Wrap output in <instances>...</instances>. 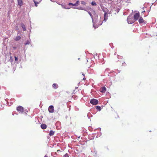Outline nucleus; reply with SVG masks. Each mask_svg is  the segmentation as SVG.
I'll list each match as a JSON object with an SVG mask.
<instances>
[{
	"label": "nucleus",
	"instance_id": "obj_1",
	"mask_svg": "<svg viewBox=\"0 0 157 157\" xmlns=\"http://www.w3.org/2000/svg\"><path fill=\"white\" fill-rule=\"evenodd\" d=\"M127 21L128 24H132L135 21L132 16H129L128 17Z\"/></svg>",
	"mask_w": 157,
	"mask_h": 157
},
{
	"label": "nucleus",
	"instance_id": "obj_2",
	"mask_svg": "<svg viewBox=\"0 0 157 157\" xmlns=\"http://www.w3.org/2000/svg\"><path fill=\"white\" fill-rule=\"evenodd\" d=\"M90 103L92 104L96 105L98 104V101L97 99L93 98L90 100Z\"/></svg>",
	"mask_w": 157,
	"mask_h": 157
},
{
	"label": "nucleus",
	"instance_id": "obj_3",
	"mask_svg": "<svg viewBox=\"0 0 157 157\" xmlns=\"http://www.w3.org/2000/svg\"><path fill=\"white\" fill-rule=\"evenodd\" d=\"M17 110L18 111L20 112L21 113H23L24 111L23 108L22 106H18L17 108Z\"/></svg>",
	"mask_w": 157,
	"mask_h": 157
},
{
	"label": "nucleus",
	"instance_id": "obj_4",
	"mask_svg": "<svg viewBox=\"0 0 157 157\" xmlns=\"http://www.w3.org/2000/svg\"><path fill=\"white\" fill-rule=\"evenodd\" d=\"M140 16V15L139 12L135 13L133 17L134 18V19L135 21L137 20Z\"/></svg>",
	"mask_w": 157,
	"mask_h": 157
},
{
	"label": "nucleus",
	"instance_id": "obj_5",
	"mask_svg": "<svg viewBox=\"0 0 157 157\" xmlns=\"http://www.w3.org/2000/svg\"><path fill=\"white\" fill-rule=\"evenodd\" d=\"M138 21L140 24L144 23V24H145L146 23V21L144 20L142 17H140V18Z\"/></svg>",
	"mask_w": 157,
	"mask_h": 157
},
{
	"label": "nucleus",
	"instance_id": "obj_6",
	"mask_svg": "<svg viewBox=\"0 0 157 157\" xmlns=\"http://www.w3.org/2000/svg\"><path fill=\"white\" fill-rule=\"evenodd\" d=\"M100 91L101 92L104 93L106 91V88L105 87H103L101 88L100 89Z\"/></svg>",
	"mask_w": 157,
	"mask_h": 157
},
{
	"label": "nucleus",
	"instance_id": "obj_7",
	"mask_svg": "<svg viewBox=\"0 0 157 157\" xmlns=\"http://www.w3.org/2000/svg\"><path fill=\"white\" fill-rule=\"evenodd\" d=\"M108 13L106 12H105L104 13V21H105L107 19H108V16H107Z\"/></svg>",
	"mask_w": 157,
	"mask_h": 157
},
{
	"label": "nucleus",
	"instance_id": "obj_8",
	"mask_svg": "<svg viewBox=\"0 0 157 157\" xmlns=\"http://www.w3.org/2000/svg\"><path fill=\"white\" fill-rule=\"evenodd\" d=\"M54 108L53 106H50V113H53L54 112Z\"/></svg>",
	"mask_w": 157,
	"mask_h": 157
},
{
	"label": "nucleus",
	"instance_id": "obj_9",
	"mask_svg": "<svg viewBox=\"0 0 157 157\" xmlns=\"http://www.w3.org/2000/svg\"><path fill=\"white\" fill-rule=\"evenodd\" d=\"M18 5L20 7L23 5V0H17Z\"/></svg>",
	"mask_w": 157,
	"mask_h": 157
},
{
	"label": "nucleus",
	"instance_id": "obj_10",
	"mask_svg": "<svg viewBox=\"0 0 157 157\" xmlns=\"http://www.w3.org/2000/svg\"><path fill=\"white\" fill-rule=\"evenodd\" d=\"M41 127L42 129H44L46 128L47 126L45 124H42L41 125Z\"/></svg>",
	"mask_w": 157,
	"mask_h": 157
},
{
	"label": "nucleus",
	"instance_id": "obj_11",
	"mask_svg": "<svg viewBox=\"0 0 157 157\" xmlns=\"http://www.w3.org/2000/svg\"><path fill=\"white\" fill-rule=\"evenodd\" d=\"M22 28L24 31H25L26 30V27L25 25L23 23H21V24Z\"/></svg>",
	"mask_w": 157,
	"mask_h": 157
},
{
	"label": "nucleus",
	"instance_id": "obj_12",
	"mask_svg": "<svg viewBox=\"0 0 157 157\" xmlns=\"http://www.w3.org/2000/svg\"><path fill=\"white\" fill-rule=\"evenodd\" d=\"M21 39V37L19 36H17L14 40L16 41H18L20 40Z\"/></svg>",
	"mask_w": 157,
	"mask_h": 157
},
{
	"label": "nucleus",
	"instance_id": "obj_13",
	"mask_svg": "<svg viewBox=\"0 0 157 157\" xmlns=\"http://www.w3.org/2000/svg\"><path fill=\"white\" fill-rule=\"evenodd\" d=\"M58 86V85H57V84L56 83H54L52 85V87L54 89H56L57 88Z\"/></svg>",
	"mask_w": 157,
	"mask_h": 157
},
{
	"label": "nucleus",
	"instance_id": "obj_14",
	"mask_svg": "<svg viewBox=\"0 0 157 157\" xmlns=\"http://www.w3.org/2000/svg\"><path fill=\"white\" fill-rule=\"evenodd\" d=\"M96 109L98 111H100L101 110V108L99 106H96Z\"/></svg>",
	"mask_w": 157,
	"mask_h": 157
},
{
	"label": "nucleus",
	"instance_id": "obj_15",
	"mask_svg": "<svg viewBox=\"0 0 157 157\" xmlns=\"http://www.w3.org/2000/svg\"><path fill=\"white\" fill-rule=\"evenodd\" d=\"M55 133V132L51 130L50 131V136H52Z\"/></svg>",
	"mask_w": 157,
	"mask_h": 157
},
{
	"label": "nucleus",
	"instance_id": "obj_16",
	"mask_svg": "<svg viewBox=\"0 0 157 157\" xmlns=\"http://www.w3.org/2000/svg\"><path fill=\"white\" fill-rule=\"evenodd\" d=\"M33 1L35 4L36 6L37 7V4H39V2H37L35 1V0H33Z\"/></svg>",
	"mask_w": 157,
	"mask_h": 157
},
{
	"label": "nucleus",
	"instance_id": "obj_17",
	"mask_svg": "<svg viewBox=\"0 0 157 157\" xmlns=\"http://www.w3.org/2000/svg\"><path fill=\"white\" fill-rule=\"evenodd\" d=\"M91 5L93 6H96L97 5L96 2H91Z\"/></svg>",
	"mask_w": 157,
	"mask_h": 157
},
{
	"label": "nucleus",
	"instance_id": "obj_18",
	"mask_svg": "<svg viewBox=\"0 0 157 157\" xmlns=\"http://www.w3.org/2000/svg\"><path fill=\"white\" fill-rule=\"evenodd\" d=\"M63 157H69V156L67 153H66L63 156Z\"/></svg>",
	"mask_w": 157,
	"mask_h": 157
},
{
	"label": "nucleus",
	"instance_id": "obj_19",
	"mask_svg": "<svg viewBox=\"0 0 157 157\" xmlns=\"http://www.w3.org/2000/svg\"><path fill=\"white\" fill-rule=\"evenodd\" d=\"M81 3L83 5H85L86 4V2L84 1H81Z\"/></svg>",
	"mask_w": 157,
	"mask_h": 157
},
{
	"label": "nucleus",
	"instance_id": "obj_20",
	"mask_svg": "<svg viewBox=\"0 0 157 157\" xmlns=\"http://www.w3.org/2000/svg\"><path fill=\"white\" fill-rule=\"evenodd\" d=\"M79 1L78 0L76 2V3H75V4H76V6H78V4H79Z\"/></svg>",
	"mask_w": 157,
	"mask_h": 157
},
{
	"label": "nucleus",
	"instance_id": "obj_21",
	"mask_svg": "<svg viewBox=\"0 0 157 157\" xmlns=\"http://www.w3.org/2000/svg\"><path fill=\"white\" fill-rule=\"evenodd\" d=\"M15 59L16 61H17L18 60V58L16 56H14Z\"/></svg>",
	"mask_w": 157,
	"mask_h": 157
},
{
	"label": "nucleus",
	"instance_id": "obj_22",
	"mask_svg": "<svg viewBox=\"0 0 157 157\" xmlns=\"http://www.w3.org/2000/svg\"><path fill=\"white\" fill-rule=\"evenodd\" d=\"M72 5H73V3H71V2H69L68 4V5L69 6H71V5L72 6Z\"/></svg>",
	"mask_w": 157,
	"mask_h": 157
},
{
	"label": "nucleus",
	"instance_id": "obj_23",
	"mask_svg": "<svg viewBox=\"0 0 157 157\" xmlns=\"http://www.w3.org/2000/svg\"><path fill=\"white\" fill-rule=\"evenodd\" d=\"M89 14H90V15L92 17V15L91 14V13L90 12H88Z\"/></svg>",
	"mask_w": 157,
	"mask_h": 157
},
{
	"label": "nucleus",
	"instance_id": "obj_24",
	"mask_svg": "<svg viewBox=\"0 0 157 157\" xmlns=\"http://www.w3.org/2000/svg\"><path fill=\"white\" fill-rule=\"evenodd\" d=\"M72 6H76V4H75H75H73V3Z\"/></svg>",
	"mask_w": 157,
	"mask_h": 157
},
{
	"label": "nucleus",
	"instance_id": "obj_25",
	"mask_svg": "<svg viewBox=\"0 0 157 157\" xmlns=\"http://www.w3.org/2000/svg\"><path fill=\"white\" fill-rule=\"evenodd\" d=\"M13 49H16V48H17V47H13Z\"/></svg>",
	"mask_w": 157,
	"mask_h": 157
},
{
	"label": "nucleus",
	"instance_id": "obj_26",
	"mask_svg": "<svg viewBox=\"0 0 157 157\" xmlns=\"http://www.w3.org/2000/svg\"><path fill=\"white\" fill-rule=\"evenodd\" d=\"M16 29L17 30L18 29L17 26H16Z\"/></svg>",
	"mask_w": 157,
	"mask_h": 157
},
{
	"label": "nucleus",
	"instance_id": "obj_27",
	"mask_svg": "<svg viewBox=\"0 0 157 157\" xmlns=\"http://www.w3.org/2000/svg\"><path fill=\"white\" fill-rule=\"evenodd\" d=\"M64 8L66 9H69L70 8H65L64 7Z\"/></svg>",
	"mask_w": 157,
	"mask_h": 157
},
{
	"label": "nucleus",
	"instance_id": "obj_28",
	"mask_svg": "<svg viewBox=\"0 0 157 157\" xmlns=\"http://www.w3.org/2000/svg\"><path fill=\"white\" fill-rule=\"evenodd\" d=\"M59 151H60V150H57V152H58Z\"/></svg>",
	"mask_w": 157,
	"mask_h": 157
},
{
	"label": "nucleus",
	"instance_id": "obj_29",
	"mask_svg": "<svg viewBox=\"0 0 157 157\" xmlns=\"http://www.w3.org/2000/svg\"><path fill=\"white\" fill-rule=\"evenodd\" d=\"M83 80H84L86 79V78H85V77H84L83 78Z\"/></svg>",
	"mask_w": 157,
	"mask_h": 157
},
{
	"label": "nucleus",
	"instance_id": "obj_30",
	"mask_svg": "<svg viewBox=\"0 0 157 157\" xmlns=\"http://www.w3.org/2000/svg\"><path fill=\"white\" fill-rule=\"evenodd\" d=\"M82 75H83V76H84L85 75H84V74H82Z\"/></svg>",
	"mask_w": 157,
	"mask_h": 157
},
{
	"label": "nucleus",
	"instance_id": "obj_31",
	"mask_svg": "<svg viewBox=\"0 0 157 157\" xmlns=\"http://www.w3.org/2000/svg\"><path fill=\"white\" fill-rule=\"evenodd\" d=\"M44 157H48V156H47L46 155H45Z\"/></svg>",
	"mask_w": 157,
	"mask_h": 157
},
{
	"label": "nucleus",
	"instance_id": "obj_32",
	"mask_svg": "<svg viewBox=\"0 0 157 157\" xmlns=\"http://www.w3.org/2000/svg\"><path fill=\"white\" fill-rule=\"evenodd\" d=\"M48 110L49 111V107L48 108Z\"/></svg>",
	"mask_w": 157,
	"mask_h": 157
}]
</instances>
